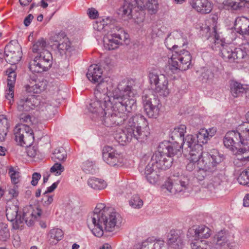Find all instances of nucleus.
<instances>
[{"instance_id":"nucleus-44","label":"nucleus","mask_w":249,"mask_h":249,"mask_svg":"<svg viewBox=\"0 0 249 249\" xmlns=\"http://www.w3.org/2000/svg\"><path fill=\"white\" fill-rule=\"evenodd\" d=\"M81 168L82 170L87 174H94L95 173V166L93 161L87 160L83 162Z\"/></svg>"},{"instance_id":"nucleus-9","label":"nucleus","mask_w":249,"mask_h":249,"mask_svg":"<svg viewBox=\"0 0 249 249\" xmlns=\"http://www.w3.org/2000/svg\"><path fill=\"white\" fill-rule=\"evenodd\" d=\"M53 63V56L49 51L42 52L38 54L30 63L29 68L35 73H40L47 71Z\"/></svg>"},{"instance_id":"nucleus-46","label":"nucleus","mask_w":249,"mask_h":249,"mask_svg":"<svg viewBox=\"0 0 249 249\" xmlns=\"http://www.w3.org/2000/svg\"><path fill=\"white\" fill-rule=\"evenodd\" d=\"M197 168L198 170L195 176L199 181H202L207 178H210V176L213 174V173L209 172L203 168L197 167Z\"/></svg>"},{"instance_id":"nucleus-2","label":"nucleus","mask_w":249,"mask_h":249,"mask_svg":"<svg viewBox=\"0 0 249 249\" xmlns=\"http://www.w3.org/2000/svg\"><path fill=\"white\" fill-rule=\"evenodd\" d=\"M218 17L213 15L207 22L208 25L201 27V31L206 33L207 39L212 42L211 48L215 51H219L223 59L229 63H239L247 56L246 51L241 48H235L231 44L226 43L217 31Z\"/></svg>"},{"instance_id":"nucleus-62","label":"nucleus","mask_w":249,"mask_h":249,"mask_svg":"<svg viewBox=\"0 0 249 249\" xmlns=\"http://www.w3.org/2000/svg\"><path fill=\"white\" fill-rule=\"evenodd\" d=\"M19 118L21 123H26L28 124L31 123V117L29 114H21L19 116Z\"/></svg>"},{"instance_id":"nucleus-12","label":"nucleus","mask_w":249,"mask_h":249,"mask_svg":"<svg viewBox=\"0 0 249 249\" xmlns=\"http://www.w3.org/2000/svg\"><path fill=\"white\" fill-rule=\"evenodd\" d=\"M102 156L103 160L110 166L122 167L124 163L123 154L112 146H104L102 150Z\"/></svg>"},{"instance_id":"nucleus-41","label":"nucleus","mask_w":249,"mask_h":249,"mask_svg":"<svg viewBox=\"0 0 249 249\" xmlns=\"http://www.w3.org/2000/svg\"><path fill=\"white\" fill-rule=\"evenodd\" d=\"M49 241L51 244H56L58 241L62 239L63 236V232L60 229H52L49 232Z\"/></svg>"},{"instance_id":"nucleus-49","label":"nucleus","mask_w":249,"mask_h":249,"mask_svg":"<svg viewBox=\"0 0 249 249\" xmlns=\"http://www.w3.org/2000/svg\"><path fill=\"white\" fill-rule=\"evenodd\" d=\"M129 204L133 208L140 209L143 205V201L138 195H134L129 200Z\"/></svg>"},{"instance_id":"nucleus-51","label":"nucleus","mask_w":249,"mask_h":249,"mask_svg":"<svg viewBox=\"0 0 249 249\" xmlns=\"http://www.w3.org/2000/svg\"><path fill=\"white\" fill-rule=\"evenodd\" d=\"M10 127V124L5 115H0V130H2V132L5 131L8 132V129Z\"/></svg>"},{"instance_id":"nucleus-17","label":"nucleus","mask_w":249,"mask_h":249,"mask_svg":"<svg viewBox=\"0 0 249 249\" xmlns=\"http://www.w3.org/2000/svg\"><path fill=\"white\" fill-rule=\"evenodd\" d=\"M17 104L19 111H29L38 106L39 101L35 95L23 93L19 97Z\"/></svg>"},{"instance_id":"nucleus-64","label":"nucleus","mask_w":249,"mask_h":249,"mask_svg":"<svg viewBox=\"0 0 249 249\" xmlns=\"http://www.w3.org/2000/svg\"><path fill=\"white\" fill-rule=\"evenodd\" d=\"M41 178V175L38 173H34L32 175V180L31 181V184L33 186H36L37 184L38 181Z\"/></svg>"},{"instance_id":"nucleus-10","label":"nucleus","mask_w":249,"mask_h":249,"mask_svg":"<svg viewBox=\"0 0 249 249\" xmlns=\"http://www.w3.org/2000/svg\"><path fill=\"white\" fill-rule=\"evenodd\" d=\"M15 141L22 147H29L34 141L33 130L28 124H18L14 129Z\"/></svg>"},{"instance_id":"nucleus-63","label":"nucleus","mask_w":249,"mask_h":249,"mask_svg":"<svg viewBox=\"0 0 249 249\" xmlns=\"http://www.w3.org/2000/svg\"><path fill=\"white\" fill-rule=\"evenodd\" d=\"M87 14L90 18L95 19L98 16V11L94 8H89L88 10Z\"/></svg>"},{"instance_id":"nucleus-33","label":"nucleus","mask_w":249,"mask_h":249,"mask_svg":"<svg viewBox=\"0 0 249 249\" xmlns=\"http://www.w3.org/2000/svg\"><path fill=\"white\" fill-rule=\"evenodd\" d=\"M189 179L184 176H181L178 180L174 183L173 194L185 192L188 189Z\"/></svg>"},{"instance_id":"nucleus-32","label":"nucleus","mask_w":249,"mask_h":249,"mask_svg":"<svg viewBox=\"0 0 249 249\" xmlns=\"http://www.w3.org/2000/svg\"><path fill=\"white\" fill-rule=\"evenodd\" d=\"M137 8L132 6V5L124 3L121 6L118 10V14L124 20H128L132 18L133 10H136Z\"/></svg>"},{"instance_id":"nucleus-13","label":"nucleus","mask_w":249,"mask_h":249,"mask_svg":"<svg viewBox=\"0 0 249 249\" xmlns=\"http://www.w3.org/2000/svg\"><path fill=\"white\" fill-rule=\"evenodd\" d=\"M143 107L146 115L149 118H156L159 115L160 101L154 94L144 93L142 97Z\"/></svg>"},{"instance_id":"nucleus-56","label":"nucleus","mask_w":249,"mask_h":249,"mask_svg":"<svg viewBox=\"0 0 249 249\" xmlns=\"http://www.w3.org/2000/svg\"><path fill=\"white\" fill-rule=\"evenodd\" d=\"M64 170V167L60 164L58 163H55L50 169V171L52 173H56L55 175H60L62 172Z\"/></svg>"},{"instance_id":"nucleus-43","label":"nucleus","mask_w":249,"mask_h":249,"mask_svg":"<svg viewBox=\"0 0 249 249\" xmlns=\"http://www.w3.org/2000/svg\"><path fill=\"white\" fill-rule=\"evenodd\" d=\"M47 43L43 38L38 39L33 45L32 51L34 53L38 54L41 53L42 52L47 51L46 49Z\"/></svg>"},{"instance_id":"nucleus-61","label":"nucleus","mask_w":249,"mask_h":249,"mask_svg":"<svg viewBox=\"0 0 249 249\" xmlns=\"http://www.w3.org/2000/svg\"><path fill=\"white\" fill-rule=\"evenodd\" d=\"M188 162L186 166V170L190 172L193 171L196 166H197V163L199 160H187Z\"/></svg>"},{"instance_id":"nucleus-35","label":"nucleus","mask_w":249,"mask_h":249,"mask_svg":"<svg viewBox=\"0 0 249 249\" xmlns=\"http://www.w3.org/2000/svg\"><path fill=\"white\" fill-rule=\"evenodd\" d=\"M168 244L172 248L179 249L181 248L183 241L181 238L176 233L175 231H171L168 236Z\"/></svg>"},{"instance_id":"nucleus-53","label":"nucleus","mask_w":249,"mask_h":249,"mask_svg":"<svg viewBox=\"0 0 249 249\" xmlns=\"http://www.w3.org/2000/svg\"><path fill=\"white\" fill-rule=\"evenodd\" d=\"M124 3L132 5V6L137 8L135 11L138 12L139 8H143V0H123Z\"/></svg>"},{"instance_id":"nucleus-1","label":"nucleus","mask_w":249,"mask_h":249,"mask_svg":"<svg viewBox=\"0 0 249 249\" xmlns=\"http://www.w3.org/2000/svg\"><path fill=\"white\" fill-rule=\"evenodd\" d=\"M101 86L99 85L95 91V99L91 100L88 110L93 114L95 121L101 122L106 127L123 124L136 109L134 81L122 80L110 95L100 91Z\"/></svg>"},{"instance_id":"nucleus-36","label":"nucleus","mask_w":249,"mask_h":249,"mask_svg":"<svg viewBox=\"0 0 249 249\" xmlns=\"http://www.w3.org/2000/svg\"><path fill=\"white\" fill-rule=\"evenodd\" d=\"M223 5L228 9L237 10L243 7H249V0H237L234 1L232 0H225L223 2Z\"/></svg>"},{"instance_id":"nucleus-16","label":"nucleus","mask_w":249,"mask_h":249,"mask_svg":"<svg viewBox=\"0 0 249 249\" xmlns=\"http://www.w3.org/2000/svg\"><path fill=\"white\" fill-rule=\"evenodd\" d=\"M102 70L97 65H91L88 69L87 73V77L89 81L94 83H98L96 88L94 92L97 89L99 85L101 86V89L100 90L101 92H104L107 94V84L104 82H102Z\"/></svg>"},{"instance_id":"nucleus-21","label":"nucleus","mask_w":249,"mask_h":249,"mask_svg":"<svg viewBox=\"0 0 249 249\" xmlns=\"http://www.w3.org/2000/svg\"><path fill=\"white\" fill-rule=\"evenodd\" d=\"M185 39L183 38L182 33L178 31H174L170 33L165 38L164 43L169 50H175L177 48H181L185 45Z\"/></svg>"},{"instance_id":"nucleus-47","label":"nucleus","mask_w":249,"mask_h":249,"mask_svg":"<svg viewBox=\"0 0 249 249\" xmlns=\"http://www.w3.org/2000/svg\"><path fill=\"white\" fill-rule=\"evenodd\" d=\"M10 237V232L7 224L4 223H0V240L6 241Z\"/></svg>"},{"instance_id":"nucleus-14","label":"nucleus","mask_w":249,"mask_h":249,"mask_svg":"<svg viewBox=\"0 0 249 249\" xmlns=\"http://www.w3.org/2000/svg\"><path fill=\"white\" fill-rule=\"evenodd\" d=\"M211 235V230L205 225L193 226L190 228L187 232V236L191 242H195L197 244L205 245L206 241L203 239L208 238Z\"/></svg>"},{"instance_id":"nucleus-19","label":"nucleus","mask_w":249,"mask_h":249,"mask_svg":"<svg viewBox=\"0 0 249 249\" xmlns=\"http://www.w3.org/2000/svg\"><path fill=\"white\" fill-rule=\"evenodd\" d=\"M160 148L161 147L153 154L151 159L156 164L157 169L166 170L171 166L173 159L171 157H167V154L160 150Z\"/></svg>"},{"instance_id":"nucleus-5","label":"nucleus","mask_w":249,"mask_h":249,"mask_svg":"<svg viewBox=\"0 0 249 249\" xmlns=\"http://www.w3.org/2000/svg\"><path fill=\"white\" fill-rule=\"evenodd\" d=\"M191 56L190 53L184 49H178L173 53L169 60V68L176 72L178 70L185 71L191 64Z\"/></svg>"},{"instance_id":"nucleus-50","label":"nucleus","mask_w":249,"mask_h":249,"mask_svg":"<svg viewBox=\"0 0 249 249\" xmlns=\"http://www.w3.org/2000/svg\"><path fill=\"white\" fill-rule=\"evenodd\" d=\"M6 73L8 76L7 86H10L11 88L15 86L17 74L16 72L11 69H8L6 71Z\"/></svg>"},{"instance_id":"nucleus-15","label":"nucleus","mask_w":249,"mask_h":249,"mask_svg":"<svg viewBox=\"0 0 249 249\" xmlns=\"http://www.w3.org/2000/svg\"><path fill=\"white\" fill-rule=\"evenodd\" d=\"M51 40L54 42L53 45L56 46L61 55L70 53L74 50V47L64 34L59 33L52 36Z\"/></svg>"},{"instance_id":"nucleus-24","label":"nucleus","mask_w":249,"mask_h":249,"mask_svg":"<svg viewBox=\"0 0 249 249\" xmlns=\"http://www.w3.org/2000/svg\"><path fill=\"white\" fill-rule=\"evenodd\" d=\"M234 28L239 34L249 36V19L244 17L237 18L234 22Z\"/></svg>"},{"instance_id":"nucleus-8","label":"nucleus","mask_w":249,"mask_h":249,"mask_svg":"<svg viewBox=\"0 0 249 249\" xmlns=\"http://www.w3.org/2000/svg\"><path fill=\"white\" fill-rule=\"evenodd\" d=\"M148 78L151 88L156 94L164 97L169 95L168 80L164 74L152 71L149 72Z\"/></svg>"},{"instance_id":"nucleus-29","label":"nucleus","mask_w":249,"mask_h":249,"mask_svg":"<svg viewBox=\"0 0 249 249\" xmlns=\"http://www.w3.org/2000/svg\"><path fill=\"white\" fill-rule=\"evenodd\" d=\"M230 86L231 94L234 97L242 96L249 88V85L242 84L234 80L230 81Z\"/></svg>"},{"instance_id":"nucleus-25","label":"nucleus","mask_w":249,"mask_h":249,"mask_svg":"<svg viewBox=\"0 0 249 249\" xmlns=\"http://www.w3.org/2000/svg\"><path fill=\"white\" fill-rule=\"evenodd\" d=\"M158 0H143V8H139L138 12L140 11L141 12L140 15L141 17L140 20H138L136 22L140 23L142 22L144 19V14L143 11L147 10L151 14H155L157 12L158 9Z\"/></svg>"},{"instance_id":"nucleus-54","label":"nucleus","mask_w":249,"mask_h":249,"mask_svg":"<svg viewBox=\"0 0 249 249\" xmlns=\"http://www.w3.org/2000/svg\"><path fill=\"white\" fill-rule=\"evenodd\" d=\"M8 174L11 177L12 182L14 184H17L18 183L19 181V173L16 171L13 167H11L9 169Z\"/></svg>"},{"instance_id":"nucleus-6","label":"nucleus","mask_w":249,"mask_h":249,"mask_svg":"<svg viewBox=\"0 0 249 249\" xmlns=\"http://www.w3.org/2000/svg\"><path fill=\"white\" fill-rule=\"evenodd\" d=\"M224 160L223 154L217 150L213 149L209 152L204 153L202 158L198 161L197 167L203 168L213 173L217 171V165Z\"/></svg>"},{"instance_id":"nucleus-37","label":"nucleus","mask_w":249,"mask_h":249,"mask_svg":"<svg viewBox=\"0 0 249 249\" xmlns=\"http://www.w3.org/2000/svg\"><path fill=\"white\" fill-rule=\"evenodd\" d=\"M18 207L15 205L7 207L6 210V215L7 219L11 222L15 221L18 224L19 221L18 220L20 215L18 213Z\"/></svg>"},{"instance_id":"nucleus-28","label":"nucleus","mask_w":249,"mask_h":249,"mask_svg":"<svg viewBox=\"0 0 249 249\" xmlns=\"http://www.w3.org/2000/svg\"><path fill=\"white\" fill-rule=\"evenodd\" d=\"M186 132V127L185 125L181 124L174 128L172 131L170 136L172 140L176 143H180L184 145L185 138L184 134Z\"/></svg>"},{"instance_id":"nucleus-57","label":"nucleus","mask_w":249,"mask_h":249,"mask_svg":"<svg viewBox=\"0 0 249 249\" xmlns=\"http://www.w3.org/2000/svg\"><path fill=\"white\" fill-rule=\"evenodd\" d=\"M53 201V197L52 196H48L47 194H43V198L42 199L41 203L43 206L47 207L49 206Z\"/></svg>"},{"instance_id":"nucleus-38","label":"nucleus","mask_w":249,"mask_h":249,"mask_svg":"<svg viewBox=\"0 0 249 249\" xmlns=\"http://www.w3.org/2000/svg\"><path fill=\"white\" fill-rule=\"evenodd\" d=\"M236 131L239 134L241 139H243L244 142H248L245 145H249V122H244L240 124Z\"/></svg>"},{"instance_id":"nucleus-4","label":"nucleus","mask_w":249,"mask_h":249,"mask_svg":"<svg viewBox=\"0 0 249 249\" xmlns=\"http://www.w3.org/2000/svg\"><path fill=\"white\" fill-rule=\"evenodd\" d=\"M147 128L146 118L141 114L136 115L129 119L124 130L115 134L114 138L121 145H124L133 139L143 142L149 134L145 131Z\"/></svg>"},{"instance_id":"nucleus-3","label":"nucleus","mask_w":249,"mask_h":249,"mask_svg":"<svg viewBox=\"0 0 249 249\" xmlns=\"http://www.w3.org/2000/svg\"><path fill=\"white\" fill-rule=\"evenodd\" d=\"M123 218L114 209L105 204L97 205L93 213L89 214L87 224L92 233L97 237L103 236L104 231L112 232L121 226Z\"/></svg>"},{"instance_id":"nucleus-18","label":"nucleus","mask_w":249,"mask_h":249,"mask_svg":"<svg viewBox=\"0 0 249 249\" xmlns=\"http://www.w3.org/2000/svg\"><path fill=\"white\" fill-rule=\"evenodd\" d=\"M224 145L232 152H235L239 148L240 144H247L248 142H244L239 136V134L236 131L228 132L223 139Z\"/></svg>"},{"instance_id":"nucleus-60","label":"nucleus","mask_w":249,"mask_h":249,"mask_svg":"<svg viewBox=\"0 0 249 249\" xmlns=\"http://www.w3.org/2000/svg\"><path fill=\"white\" fill-rule=\"evenodd\" d=\"M201 76L202 77V80L206 82L209 80L212 79L213 75L211 70L207 69L202 72Z\"/></svg>"},{"instance_id":"nucleus-42","label":"nucleus","mask_w":249,"mask_h":249,"mask_svg":"<svg viewBox=\"0 0 249 249\" xmlns=\"http://www.w3.org/2000/svg\"><path fill=\"white\" fill-rule=\"evenodd\" d=\"M67 157V155L66 150L64 148L60 147L54 150L52 158L54 161H56V160L63 161L66 160Z\"/></svg>"},{"instance_id":"nucleus-52","label":"nucleus","mask_w":249,"mask_h":249,"mask_svg":"<svg viewBox=\"0 0 249 249\" xmlns=\"http://www.w3.org/2000/svg\"><path fill=\"white\" fill-rule=\"evenodd\" d=\"M221 182V179L220 176L213 177L210 179V182L208 184V188L212 190V188L214 189L218 186Z\"/></svg>"},{"instance_id":"nucleus-30","label":"nucleus","mask_w":249,"mask_h":249,"mask_svg":"<svg viewBox=\"0 0 249 249\" xmlns=\"http://www.w3.org/2000/svg\"><path fill=\"white\" fill-rule=\"evenodd\" d=\"M227 234L225 231H221L215 234L213 239V246L216 249H221L228 244Z\"/></svg>"},{"instance_id":"nucleus-23","label":"nucleus","mask_w":249,"mask_h":249,"mask_svg":"<svg viewBox=\"0 0 249 249\" xmlns=\"http://www.w3.org/2000/svg\"><path fill=\"white\" fill-rule=\"evenodd\" d=\"M47 87V81L42 80H32L29 84L25 86V91L27 93L32 94L40 93L44 91Z\"/></svg>"},{"instance_id":"nucleus-55","label":"nucleus","mask_w":249,"mask_h":249,"mask_svg":"<svg viewBox=\"0 0 249 249\" xmlns=\"http://www.w3.org/2000/svg\"><path fill=\"white\" fill-rule=\"evenodd\" d=\"M145 177L147 181L151 184H155L159 179V175L157 171L148 175H145Z\"/></svg>"},{"instance_id":"nucleus-20","label":"nucleus","mask_w":249,"mask_h":249,"mask_svg":"<svg viewBox=\"0 0 249 249\" xmlns=\"http://www.w3.org/2000/svg\"><path fill=\"white\" fill-rule=\"evenodd\" d=\"M41 214V210L38 208L34 209L31 206L24 208L22 215L19 216V224L25 222L27 225L31 226L33 225L34 220L40 216Z\"/></svg>"},{"instance_id":"nucleus-31","label":"nucleus","mask_w":249,"mask_h":249,"mask_svg":"<svg viewBox=\"0 0 249 249\" xmlns=\"http://www.w3.org/2000/svg\"><path fill=\"white\" fill-rule=\"evenodd\" d=\"M108 18L98 19L93 24V28L95 30L102 32L105 35L109 30L114 28L115 25L114 24L108 23Z\"/></svg>"},{"instance_id":"nucleus-39","label":"nucleus","mask_w":249,"mask_h":249,"mask_svg":"<svg viewBox=\"0 0 249 249\" xmlns=\"http://www.w3.org/2000/svg\"><path fill=\"white\" fill-rule=\"evenodd\" d=\"M139 247L140 249H166L162 241L151 242L147 240L142 242Z\"/></svg>"},{"instance_id":"nucleus-40","label":"nucleus","mask_w":249,"mask_h":249,"mask_svg":"<svg viewBox=\"0 0 249 249\" xmlns=\"http://www.w3.org/2000/svg\"><path fill=\"white\" fill-rule=\"evenodd\" d=\"M88 185L95 190H102L105 189L107 186L106 182L99 178H92L88 180Z\"/></svg>"},{"instance_id":"nucleus-45","label":"nucleus","mask_w":249,"mask_h":249,"mask_svg":"<svg viewBox=\"0 0 249 249\" xmlns=\"http://www.w3.org/2000/svg\"><path fill=\"white\" fill-rule=\"evenodd\" d=\"M21 59V53L19 50L14 53H8L5 55V60L11 64H15L18 62Z\"/></svg>"},{"instance_id":"nucleus-59","label":"nucleus","mask_w":249,"mask_h":249,"mask_svg":"<svg viewBox=\"0 0 249 249\" xmlns=\"http://www.w3.org/2000/svg\"><path fill=\"white\" fill-rule=\"evenodd\" d=\"M17 50H19V46L18 45L17 46V47H16L12 44H9L5 46L4 53L5 55H6L8 53H16L17 52Z\"/></svg>"},{"instance_id":"nucleus-11","label":"nucleus","mask_w":249,"mask_h":249,"mask_svg":"<svg viewBox=\"0 0 249 249\" xmlns=\"http://www.w3.org/2000/svg\"><path fill=\"white\" fill-rule=\"evenodd\" d=\"M183 146L188 152L187 160H199L202 158L204 154L203 147L196 142L195 136L192 135H187Z\"/></svg>"},{"instance_id":"nucleus-48","label":"nucleus","mask_w":249,"mask_h":249,"mask_svg":"<svg viewBox=\"0 0 249 249\" xmlns=\"http://www.w3.org/2000/svg\"><path fill=\"white\" fill-rule=\"evenodd\" d=\"M238 182L243 185L249 186V168L243 170L237 178Z\"/></svg>"},{"instance_id":"nucleus-34","label":"nucleus","mask_w":249,"mask_h":249,"mask_svg":"<svg viewBox=\"0 0 249 249\" xmlns=\"http://www.w3.org/2000/svg\"><path fill=\"white\" fill-rule=\"evenodd\" d=\"M183 147L182 144L179 143H176L175 142L171 144L166 146L165 148H162V151L166 154L167 157L172 158L173 156L178 154H181V149Z\"/></svg>"},{"instance_id":"nucleus-58","label":"nucleus","mask_w":249,"mask_h":249,"mask_svg":"<svg viewBox=\"0 0 249 249\" xmlns=\"http://www.w3.org/2000/svg\"><path fill=\"white\" fill-rule=\"evenodd\" d=\"M156 169H157V168H156V164L154 162H153V160L151 159L150 162L148 163L145 168L144 174L145 175H148L152 172L157 171Z\"/></svg>"},{"instance_id":"nucleus-7","label":"nucleus","mask_w":249,"mask_h":249,"mask_svg":"<svg viewBox=\"0 0 249 249\" xmlns=\"http://www.w3.org/2000/svg\"><path fill=\"white\" fill-rule=\"evenodd\" d=\"M126 38L124 30L119 26H115L108 31L103 38L104 47L105 49L110 51L117 49L123 44V38Z\"/></svg>"},{"instance_id":"nucleus-26","label":"nucleus","mask_w":249,"mask_h":249,"mask_svg":"<svg viewBox=\"0 0 249 249\" xmlns=\"http://www.w3.org/2000/svg\"><path fill=\"white\" fill-rule=\"evenodd\" d=\"M233 160V163L237 167H241L249 161L248 150L246 148H240L236 150Z\"/></svg>"},{"instance_id":"nucleus-27","label":"nucleus","mask_w":249,"mask_h":249,"mask_svg":"<svg viewBox=\"0 0 249 249\" xmlns=\"http://www.w3.org/2000/svg\"><path fill=\"white\" fill-rule=\"evenodd\" d=\"M216 132V128L212 127L208 129H201L196 135V142L197 143H206Z\"/></svg>"},{"instance_id":"nucleus-22","label":"nucleus","mask_w":249,"mask_h":249,"mask_svg":"<svg viewBox=\"0 0 249 249\" xmlns=\"http://www.w3.org/2000/svg\"><path fill=\"white\" fill-rule=\"evenodd\" d=\"M189 4L192 9L202 15L209 14L213 9V3L209 0H190Z\"/></svg>"}]
</instances>
